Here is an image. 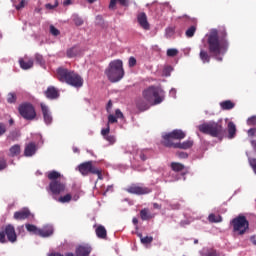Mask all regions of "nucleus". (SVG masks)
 I'll return each instance as SVG.
<instances>
[{
  "label": "nucleus",
  "instance_id": "nucleus-1",
  "mask_svg": "<svg viewBox=\"0 0 256 256\" xmlns=\"http://www.w3.org/2000/svg\"><path fill=\"white\" fill-rule=\"evenodd\" d=\"M208 51L211 55L217 57L218 55H225L229 49V40H227V29L220 27L211 29L207 35Z\"/></svg>",
  "mask_w": 256,
  "mask_h": 256
},
{
  "label": "nucleus",
  "instance_id": "nucleus-2",
  "mask_svg": "<svg viewBox=\"0 0 256 256\" xmlns=\"http://www.w3.org/2000/svg\"><path fill=\"white\" fill-rule=\"evenodd\" d=\"M105 75L111 83H118L125 77V70L123 69V61L114 60L109 63L108 68L105 70Z\"/></svg>",
  "mask_w": 256,
  "mask_h": 256
},
{
  "label": "nucleus",
  "instance_id": "nucleus-3",
  "mask_svg": "<svg viewBox=\"0 0 256 256\" xmlns=\"http://www.w3.org/2000/svg\"><path fill=\"white\" fill-rule=\"evenodd\" d=\"M199 132L204 135H210V137H223L225 135V129L221 122H208L198 126Z\"/></svg>",
  "mask_w": 256,
  "mask_h": 256
},
{
  "label": "nucleus",
  "instance_id": "nucleus-4",
  "mask_svg": "<svg viewBox=\"0 0 256 256\" xmlns=\"http://www.w3.org/2000/svg\"><path fill=\"white\" fill-rule=\"evenodd\" d=\"M142 97L152 105H159L163 103V96H161L159 88L150 86L142 92Z\"/></svg>",
  "mask_w": 256,
  "mask_h": 256
},
{
  "label": "nucleus",
  "instance_id": "nucleus-5",
  "mask_svg": "<svg viewBox=\"0 0 256 256\" xmlns=\"http://www.w3.org/2000/svg\"><path fill=\"white\" fill-rule=\"evenodd\" d=\"M77 169L83 177H87L91 173L92 175H97L98 179L103 180L102 171L93 165V161L83 162L78 165Z\"/></svg>",
  "mask_w": 256,
  "mask_h": 256
},
{
  "label": "nucleus",
  "instance_id": "nucleus-6",
  "mask_svg": "<svg viewBox=\"0 0 256 256\" xmlns=\"http://www.w3.org/2000/svg\"><path fill=\"white\" fill-rule=\"evenodd\" d=\"M230 225H232L234 233H238V235H245L249 229V221L243 215L232 219Z\"/></svg>",
  "mask_w": 256,
  "mask_h": 256
},
{
  "label": "nucleus",
  "instance_id": "nucleus-7",
  "mask_svg": "<svg viewBox=\"0 0 256 256\" xmlns=\"http://www.w3.org/2000/svg\"><path fill=\"white\" fill-rule=\"evenodd\" d=\"M185 137H187V134H185V132H183V130H173L170 133H167L163 136V142L162 144L164 145V147H173V149L175 148V145L177 143L173 142V139H176L178 141H181V139H185Z\"/></svg>",
  "mask_w": 256,
  "mask_h": 256
},
{
  "label": "nucleus",
  "instance_id": "nucleus-8",
  "mask_svg": "<svg viewBox=\"0 0 256 256\" xmlns=\"http://www.w3.org/2000/svg\"><path fill=\"white\" fill-rule=\"evenodd\" d=\"M19 114L26 121H33L37 117V112L35 111V106L31 103H23L18 107Z\"/></svg>",
  "mask_w": 256,
  "mask_h": 256
},
{
  "label": "nucleus",
  "instance_id": "nucleus-9",
  "mask_svg": "<svg viewBox=\"0 0 256 256\" xmlns=\"http://www.w3.org/2000/svg\"><path fill=\"white\" fill-rule=\"evenodd\" d=\"M65 82L68 85H71V87H75L76 89L83 87L84 83L83 78L79 74L68 69H65Z\"/></svg>",
  "mask_w": 256,
  "mask_h": 256
},
{
  "label": "nucleus",
  "instance_id": "nucleus-10",
  "mask_svg": "<svg viewBox=\"0 0 256 256\" xmlns=\"http://www.w3.org/2000/svg\"><path fill=\"white\" fill-rule=\"evenodd\" d=\"M49 191H51L53 198L59 203H65V196H60L57 199V195H61L63 191H65V184L58 181H51L48 187Z\"/></svg>",
  "mask_w": 256,
  "mask_h": 256
},
{
  "label": "nucleus",
  "instance_id": "nucleus-11",
  "mask_svg": "<svg viewBox=\"0 0 256 256\" xmlns=\"http://www.w3.org/2000/svg\"><path fill=\"white\" fill-rule=\"evenodd\" d=\"M125 191L131 195H149L151 193L150 188L132 184L128 186Z\"/></svg>",
  "mask_w": 256,
  "mask_h": 256
},
{
  "label": "nucleus",
  "instance_id": "nucleus-12",
  "mask_svg": "<svg viewBox=\"0 0 256 256\" xmlns=\"http://www.w3.org/2000/svg\"><path fill=\"white\" fill-rule=\"evenodd\" d=\"M3 232L9 243H17V232L15 231V226H13V224L4 226Z\"/></svg>",
  "mask_w": 256,
  "mask_h": 256
},
{
  "label": "nucleus",
  "instance_id": "nucleus-13",
  "mask_svg": "<svg viewBox=\"0 0 256 256\" xmlns=\"http://www.w3.org/2000/svg\"><path fill=\"white\" fill-rule=\"evenodd\" d=\"M137 21L144 31H149L151 29V24H149V20H147V14L145 12L138 13Z\"/></svg>",
  "mask_w": 256,
  "mask_h": 256
},
{
  "label": "nucleus",
  "instance_id": "nucleus-14",
  "mask_svg": "<svg viewBox=\"0 0 256 256\" xmlns=\"http://www.w3.org/2000/svg\"><path fill=\"white\" fill-rule=\"evenodd\" d=\"M40 107L43 114L44 123H46V125H51V123H53V116H51L49 106L45 105L44 103H41Z\"/></svg>",
  "mask_w": 256,
  "mask_h": 256
},
{
  "label": "nucleus",
  "instance_id": "nucleus-15",
  "mask_svg": "<svg viewBox=\"0 0 256 256\" xmlns=\"http://www.w3.org/2000/svg\"><path fill=\"white\" fill-rule=\"evenodd\" d=\"M91 251L93 248L89 244L80 245L76 248L75 255L76 256H89L91 255Z\"/></svg>",
  "mask_w": 256,
  "mask_h": 256
},
{
  "label": "nucleus",
  "instance_id": "nucleus-16",
  "mask_svg": "<svg viewBox=\"0 0 256 256\" xmlns=\"http://www.w3.org/2000/svg\"><path fill=\"white\" fill-rule=\"evenodd\" d=\"M29 217H31V211H29L27 208L16 211L14 213V219L16 221H25V219H29Z\"/></svg>",
  "mask_w": 256,
  "mask_h": 256
},
{
  "label": "nucleus",
  "instance_id": "nucleus-17",
  "mask_svg": "<svg viewBox=\"0 0 256 256\" xmlns=\"http://www.w3.org/2000/svg\"><path fill=\"white\" fill-rule=\"evenodd\" d=\"M135 103L139 111H147L151 107V105H153L151 102L147 101L143 96L142 98H137Z\"/></svg>",
  "mask_w": 256,
  "mask_h": 256
},
{
  "label": "nucleus",
  "instance_id": "nucleus-18",
  "mask_svg": "<svg viewBox=\"0 0 256 256\" xmlns=\"http://www.w3.org/2000/svg\"><path fill=\"white\" fill-rule=\"evenodd\" d=\"M44 95L47 99L53 101L55 99H59V90H57L55 86H49L44 92Z\"/></svg>",
  "mask_w": 256,
  "mask_h": 256
},
{
  "label": "nucleus",
  "instance_id": "nucleus-19",
  "mask_svg": "<svg viewBox=\"0 0 256 256\" xmlns=\"http://www.w3.org/2000/svg\"><path fill=\"white\" fill-rule=\"evenodd\" d=\"M53 227L51 225H46L43 228H40L39 230V237H51V235H53Z\"/></svg>",
  "mask_w": 256,
  "mask_h": 256
},
{
  "label": "nucleus",
  "instance_id": "nucleus-20",
  "mask_svg": "<svg viewBox=\"0 0 256 256\" xmlns=\"http://www.w3.org/2000/svg\"><path fill=\"white\" fill-rule=\"evenodd\" d=\"M193 145H194L193 140L189 139L184 142H178V143L174 144V149L187 150V149H191V147H193Z\"/></svg>",
  "mask_w": 256,
  "mask_h": 256
},
{
  "label": "nucleus",
  "instance_id": "nucleus-21",
  "mask_svg": "<svg viewBox=\"0 0 256 256\" xmlns=\"http://www.w3.org/2000/svg\"><path fill=\"white\" fill-rule=\"evenodd\" d=\"M81 53V47L73 46L67 50L66 55L69 59H73V57H77L78 55H81Z\"/></svg>",
  "mask_w": 256,
  "mask_h": 256
},
{
  "label": "nucleus",
  "instance_id": "nucleus-22",
  "mask_svg": "<svg viewBox=\"0 0 256 256\" xmlns=\"http://www.w3.org/2000/svg\"><path fill=\"white\" fill-rule=\"evenodd\" d=\"M37 151V145L35 143L31 142L29 143L24 150L25 157H33V154Z\"/></svg>",
  "mask_w": 256,
  "mask_h": 256
},
{
  "label": "nucleus",
  "instance_id": "nucleus-23",
  "mask_svg": "<svg viewBox=\"0 0 256 256\" xmlns=\"http://www.w3.org/2000/svg\"><path fill=\"white\" fill-rule=\"evenodd\" d=\"M227 131L228 139H235V136L237 135V126L234 122H228Z\"/></svg>",
  "mask_w": 256,
  "mask_h": 256
},
{
  "label": "nucleus",
  "instance_id": "nucleus-24",
  "mask_svg": "<svg viewBox=\"0 0 256 256\" xmlns=\"http://www.w3.org/2000/svg\"><path fill=\"white\" fill-rule=\"evenodd\" d=\"M95 233L98 239H107V229H105V226L99 225L96 228Z\"/></svg>",
  "mask_w": 256,
  "mask_h": 256
},
{
  "label": "nucleus",
  "instance_id": "nucleus-25",
  "mask_svg": "<svg viewBox=\"0 0 256 256\" xmlns=\"http://www.w3.org/2000/svg\"><path fill=\"white\" fill-rule=\"evenodd\" d=\"M18 155H21V145L16 144L9 149L8 157H18Z\"/></svg>",
  "mask_w": 256,
  "mask_h": 256
},
{
  "label": "nucleus",
  "instance_id": "nucleus-26",
  "mask_svg": "<svg viewBox=\"0 0 256 256\" xmlns=\"http://www.w3.org/2000/svg\"><path fill=\"white\" fill-rule=\"evenodd\" d=\"M117 3L122 7H129V0H110L109 9H115Z\"/></svg>",
  "mask_w": 256,
  "mask_h": 256
},
{
  "label": "nucleus",
  "instance_id": "nucleus-27",
  "mask_svg": "<svg viewBox=\"0 0 256 256\" xmlns=\"http://www.w3.org/2000/svg\"><path fill=\"white\" fill-rule=\"evenodd\" d=\"M220 107L223 111H231V109L235 108V103L231 100L222 101L220 102Z\"/></svg>",
  "mask_w": 256,
  "mask_h": 256
},
{
  "label": "nucleus",
  "instance_id": "nucleus-28",
  "mask_svg": "<svg viewBox=\"0 0 256 256\" xmlns=\"http://www.w3.org/2000/svg\"><path fill=\"white\" fill-rule=\"evenodd\" d=\"M140 218L142 221H149V219H153V216L149 213V209L144 208L140 211Z\"/></svg>",
  "mask_w": 256,
  "mask_h": 256
},
{
  "label": "nucleus",
  "instance_id": "nucleus-29",
  "mask_svg": "<svg viewBox=\"0 0 256 256\" xmlns=\"http://www.w3.org/2000/svg\"><path fill=\"white\" fill-rule=\"evenodd\" d=\"M170 167L172 171H175V173H180V171H183L185 169V165L179 163V162H172L170 164Z\"/></svg>",
  "mask_w": 256,
  "mask_h": 256
},
{
  "label": "nucleus",
  "instance_id": "nucleus-30",
  "mask_svg": "<svg viewBox=\"0 0 256 256\" xmlns=\"http://www.w3.org/2000/svg\"><path fill=\"white\" fill-rule=\"evenodd\" d=\"M19 64L21 69H25V70L31 69V67H33V60L25 61L23 59H20Z\"/></svg>",
  "mask_w": 256,
  "mask_h": 256
},
{
  "label": "nucleus",
  "instance_id": "nucleus-31",
  "mask_svg": "<svg viewBox=\"0 0 256 256\" xmlns=\"http://www.w3.org/2000/svg\"><path fill=\"white\" fill-rule=\"evenodd\" d=\"M47 177L50 181H59L57 179H59L61 177V173H59L55 170H52V171L48 172Z\"/></svg>",
  "mask_w": 256,
  "mask_h": 256
},
{
  "label": "nucleus",
  "instance_id": "nucleus-32",
  "mask_svg": "<svg viewBox=\"0 0 256 256\" xmlns=\"http://www.w3.org/2000/svg\"><path fill=\"white\" fill-rule=\"evenodd\" d=\"M208 221L210 223H221V221H223V217H221V215H215L212 213V214H209Z\"/></svg>",
  "mask_w": 256,
  "mask_h": 256
},
{
  "label": "nucleus",
  "instance_id": "nucleus-33",
  "mask_svg": "<svg viewBox=\"0 0 256 256\" xmlns=\"http://www.w3.org/2000/svg\"><path fill=\"white\" fill-rule=\"evenodd\" d=\"M138 237H140V241L143 245H151V243H153V237L152 236L143 237V234H138Z\"/></svg>",
  "mask_w": 256,
  "mask_h": 256
},
{
  "label": "nucleus",
  "instance_id": "nucleus-34",
  "mask_svg": "<svg viewBox=\"0 0 256 256\" xmlns=\"http://www.w3.org/2000/svg\"><path fill=\"white\" fill-rule=\"evenodd\" d=\"M25 227H26L28 233H33L34 235H39L40 228H37V226H35L33 224H26Z\"/></svg>",
  "mask_w": 256,
  "mask_h": 256
},
{
  "label": "nucleus",
  "instance_id": "nucleus-35",
  "mask_svg": "<svg viewBox=\"0 0 256 256\" xmlns=\"http://www.w3.org/2000/svg\"><path fill=\"white\" fill-rule=\"evenodd\" d=\"M200 59L202 63H209L211 61V57L209 56V53L205 50L200 51Z\"/></svg>",
  "mask_w": 256,
  "mask_h": 256
},
{
  "label": "nucleus",
  "instance_id": "nucleus-36",
  "mask_svg": "<svg viewBox=\"0 0 256 256\" xmlns=\"http://www.w3.org/2000/svg\"><path fill=\"white\" fill-rule=\"evenodd\" d=\"M197 32V26L195 25H192L190 26L186 32H185V35L186 37H188V39H191V37H194L195 33Z\"/></svg>",
  "mask_w": 256,
  "mask_h": 256
},
{
  "label": "nucleus",
  "instance_id": "nucleus-37",
  "mask_svg": "<svg viewBox=\"0 0 256 256\" xmlns=\"http://www.w3.org/2000/svg\"><path fill=\"white\" fill-rule=\"evenodd\" d=\"M72 21L77 27H81L84 23L83 18L79 17L77 14L72 15Z\"/></svg>",
  "mask_w": 256,
  "mask_h": 256
},
{
  "label": "nucleus",
  "instance_id": "nucleus-38",
  "mask_svg": "<svg viewBox=\"0 0 256 256\" xmlns=\"http://www.w3.org/2000/svg\"><path fill=\"white\" fill-rule=\"evenodd\" d=\"M57 79H59L61 81V83H65V69L58 68Z\"/></svg>",
  "mask_w": 256,
  "mask_h": 256
},
{
  "label": "nucleus",
  "instance_id": "nucleus-39",
  "mask_svg": "<svg viewBox=\"0 0 256 256\" xmlns=\"http://www.w3.org/2000/svg\"><path fill=\"white\" fill-rule=\"evenodd\" d=\"M35 61L40 67H45V59L43 58V55L41 54H35Z\"/></svg>",
  "mask_w": 256,
  "mask_h": 256
},
{
  "label": "nucleus",
  "instance_id": "nucleus-40",
  "mask_svg": "<svg viewBox=\"0 0 256 256\" xmlns=\"http://www.w3.org/2000/svg\"><path fill=\"white\" fill-rule=\"evenodd\" d=\"M73 199V201H78L79 200V194H75L72 196L71 194H66L65 195V203H69Z\"/></svg>",
  "mask_w": 256,
  "mask_h": 256
},
{
  "label": "nucleus",
  "instance_id": "nucleus-41",
  "mask_svg": "<svg viewBox=\"0 0 256 256\" xmlns=\"http://www.w3.org/2000/svg\"><path fill=\"white\" fill-rule=\"evenodd\" d=\"M177 55H179V50H177L175 48H170L167 50L168 57H177Z\"/></svg>",
  "mask_w": 256,
  "mask_h": 256
},
{
  "label": "nucleus",
  "instance_id": "nucleus-42",
  "mask_svg": "<svg viewBox=\"0 0 256 256\" xmlns=\"http://www.w3.org/2000/svg\"><path fill=\"white\" fill-rule=\"evenodd\" d=\"M248 163L252 167V169L256 175V158L248 157Z\"/></svg>",
  "mask_w": 256,
  "mask_h": 256
},
{
  "label": "nucleus",
  "instance_id": "nucleus-43",
  "mask_svg": "<svg viewBox=\"0 0 256 256\" xmlns=\"http://www.w3.org/2000/svg\"><path fill=\"white\" fill-rule=\"evenodd\" d=\"M7 133V124L0 122V137H3Z\"/></svg>",
  "mask_w": 256,
  "mask_h": 256
},
{
  "label": "nucleus",
  "instance_id": "nucleus-44",
  "mask_svg": "<svg viewBox=\"0 0 256 256\" xmlns=\"http://www.w3.org/2000/svg\"><path fill=\"white\" fill-rule=\"evenodd\" d=\"M15 101H17V95H15V93H9L7 97V102L15 103Z\"/></svg>",
  "mask_w": 256,
  "mask_h": 256
},
{
  "label": "nucleus",
  "instance_id": "nucleus-45",
  "mask_svg": "<svg viewBox=\"0 0 256 256\" xmlns=\"http://www.w3.org/2000/svg\"><path fill=\"white\" fill-rule=\"evenodd\" d=\"M111 131V127L107 124V127L101 130V135L106 138Z\"/></svg>",
  "mask_w": 256,
  "mask_h": 256
},
{
  "label": "nucleus",
  "instance_id": "nucleus-46",
  "mask_svg": "<svg viewBox=\"0 0 256 256\" xmlns=\"http://www.w3.org/2000/svg\"><path fill=\"white\" fill-rule=\"evenodd\" d=\"M247 125H249L250 127H255L256 125V116H252L250 118L247 119Z\"/></svg>",
  "mask_w": 256,
  "mask_h": 256
},
{
  "label": "nucleus",
  "instance_id": "nucleus-47",
  "mask_svg": "<svg viewBox=\"0 0 256 256\" xmlns=\"http://www.w3.org/2000/svg\"><path fill=\"white\" fill-rule=\"evenodd\" d=\"M50 33L51 35H53L54 37H57L60 32H59V29H57L55 26L51 25L50 26Z\"/></svg>",
  "mask_w": 256,
  "mask_h": 256
},
{
  "label": "nucleus",
  "instance_id": "nucleus-48",
  "mask_svg": "<svg viewBox=\"0 0 256 256\" xmlns=\"http://www.w3.org/2000/svg\"><path fill=\"white\" fill-rule=\"evenodd\" d=\"M128 65L130 68L135 67V65H137V59L131 56L128 60Z\"/></svg>",
  "mask_w": 256,
  "mask_h": 256
},
{
  "label": "nucleus",
  "instance_id": "nucleus-49",
  "mask_svg": "<svg viewBox=\"0 0 256 256\" xmlns=\"http://www.w3.org/2000/svg\"><path fill=\"white\" fill-rule=\"evenodd\" d=\"M25 5H27V0H21L18 5H16L17 11H20V9H24Z\"/></svg>",
  "mask_w": 256,
  "mask_h": 256
},
{
  "label": "nucleus",
  "instance_id": "nucleus-50",
  "mask_svg": "<svg viewBox=\"0 0 256 256\" xmlns=\"http://www.w3.org/2000/svg\"><path fill=\"white\" fill-rule=\"evenodd\" d=\"M3 169H7V160L4 158L0 159V171H3Z\"/></svg>",
  "mask_w": 256,
  "mask_h": 256
},
{
  "label": "nucleus",
  "instance_id": "nucleus-51",
  "mask_svg": "<svg viewBox=\"0 0 256 256\" xmlns=\"http://www.w3.org/2000/svg\"><path fill=\"white\" fill-rule=\"evenodd\" d=\"M104 139L109 142L110 145H113L115 143L116 139L114 135H108Z\"/></svg>",
  "mask_w": 256,
  "mask_h": 256
},
{
  "label": "nucleus",
  "instance_id": "nucleus-52",
  "mask_svg": "<svg viewBox=\"0 0 256 256\" xmlns=\"http://www.w3.org/2000/svg\"><path fill=\"white\" fill-rule=\"evenodd\" d=\"M113 123H117V117L114 116L113 114H110V115L108 116V125H109V124H113Z\"/></svg>",
  "mask_w": 256,
  "mask_h": 256
},
{
  "label": "nucleus",
  "instance_id": "nucleus-53",
  "mask_svg": "<svg viewBox=\"0 0 256 256\" xmlns=\"http://www.w3.org/2000/svg\"><path fill=\"white\" fill-rule=\"evenodd\" d=\"M58 5H59V2L56 1L53 5L51 3L46 4L45 8L49 10H53L55 9V7H58Z\"/></svg>",
  "mask_w": 256,
  "mask_h": 256
},
{
  "label": "nucleus",
  "instance_id": "nucleus-54",
  "mask_svg": "<svg viewBox=\"0 0 256 256\" xmlns=\"http://www.w3.org/2000/svg\"><path fill=\"white\" fill-rule=\"evenodd\" d=\"M177 157H179V159H187L189 154H187V152H177Z\"/></svg>",
  "mask_w": 256,
  "mask_h": 256
},
{
  "label": "nucleus",
  "instance_id": "nucleus-55",
  "mask_svg": "<svg viewBox=\"0 0 256 256\" xmlns=\"http://www.w3.org/2000/svg\"><path fill=\"white\" fill-rule=\"evenodd\" d=\"M0 243H7V239L5 238V232L0 231Z\"/></svg>",
  "mask_w": 256,
  "mask_h": 256
},
{
  "label": "nucleus",
  "instance_id": "nucleus-56",
  "mask_svg": "<svg viewBox=\"0 0 256 256\" xmlns=\"http://www.w3.org/2000/svg\"><path fill=\"white\" fill-rule=\"evenodd\" d=\"M116 119H123V112L120 109L115 111Z\"/></svg>",
  "mask_w": 256,
  "mask_h": 256
},
{
  "label": "nucleus",
  "instance_id": "nucleus-57",
  "mask_svg": "<svg viewBox=\"0 0 256 256\" xmlns=\"http://www.w3.org/2000/svg\"><path fill=\"white\" fill-rule=\"evenodd\" d=\"M255 133H256V128H250L248 130V136L249 137H255Z\"/></svg>",
  "mask_w": 256,
  "mask_h": 256
},
{
  "label": "nucleus",
  "instance_id": "nucleus-58",
  "mask_svg": "<svg viewBox=\"0 0 256 256\" xmlns=\"http://www.w3.org/2000/svg\"><path fill=\"white\" fill-rule=\"evenodd\" d=\"M113 107V102L111 100L108 101L107 106H106V111H109Z\"/></svg>",
  "mask_w": 256,
  "mask_h": 256
},
{
  "label": "nucleus",
  "instance_id": "nucleus-59",
  "mask_svg": "<svg viewBox=\"0 0 256 256\" xmlns=\"http://www.w3.org/2000/svg\"><path fill=\"white\" fill-rule=\"evenodd\" d=\"M250 143L253 148V151H255V153H256V140H251Z\"/></svg>",
  "mask_w": 256,
  "mask_h": 256
},
{
  "label": "nucleus",
  "instance_id": "nucleus-60",
  "mask_svg": "<svg viewBox=\"0 0 256 256\" xmlns=\"http://www.w3.org/2000/svg\"><path fill=\"white\" fill-rule=\"evenodd\" d=\"M140 159L141 161H147V156L145 155V153L143 152L140 153Z\"/></svg>",
  "mask_w": 256,
  "mask_h": 256
},
{
  "label": "nucleus",
  "instance_id": "nucleus-61",
  "mask_svg": "<svg viewBox=\"0 0 256 256\" xmlns=\"http://www.w3.org/2000/svg\"><path fill=\"white\" fill-rule=\"evenodd\" d=\"M250 241L253 245H256V236H251Z\"/></svg>",
  "mask_w": 256,
  "mask_h": 256
},
{
  "label": "nucleus",
  "instance_id": "nucleus-62",
  "mask_svg": "<svg viewBox=\"0 0 256 256\" xmlns=\"http://www.w3.org/2000/svg\"><path fill=\"white\" fill-rule=\"evenodd\" d=\"M180 225L181 227H185V225H189V221H182Z\"/></svg>",
  "mask_w": 256,
  "mask_h": 256
},
{
  "label": "nucleus",
  "instance_id": "nucleus-63",
  "mask_svg": "<svg viewBox=\"0 0 256 256\" xmlns=\"http://www.w3.org/2000/svg\"><path fill=\"white\" fill-rule=\"evenodd\" d=\"M65 5H73V0H65Z\"/></svg>",
  "mask_w": 256,
  "mask_h": 256
},
{
  "label": "nucleus",
  "instance_id": "nucleus-64",
  "mask_svg": "<svg viewBox=\"0 0 256 256\" xmlns=\"http://www.w3.org/2000/svg\"><path fill=\"white\" fill-rule=\"evenodd\" d=\"M154 209H161V205L154 203L153 204Z\"/></svg>",
  "mask_w": 256,
  "mask_h": 256
}]
</instances>
